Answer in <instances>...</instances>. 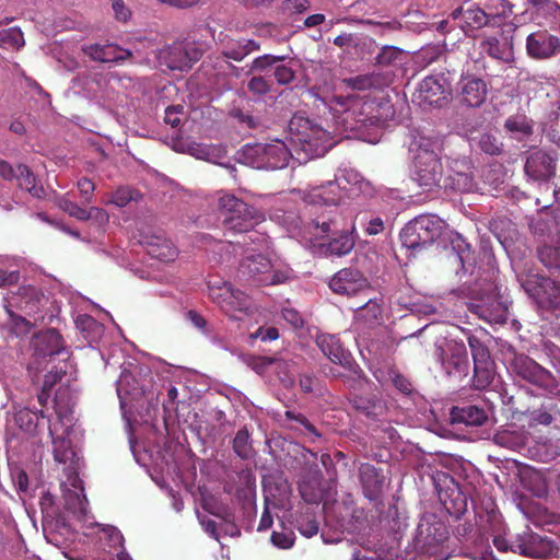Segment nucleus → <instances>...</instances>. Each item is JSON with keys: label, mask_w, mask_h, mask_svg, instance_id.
<instances>
[{"label": "nucleus", "mask_w": 560, "mask_h": 560, "mask_svg": "<svg viewBox=\"0 0 560 560\" xmlns=\"http://www.w3.org/2000/svg\"><path fill=\"white\" fill-rule=\"evenodd\" d=\"M475 385H492L495 378L494 362L492 360L474 363Z\"/></svg>", "instance_id": "obj_47"}, {"label": "nucleus", "mask_w": 560, "mask_h": 560, "mask_svg": "<svg viewBox=\"0 0 560 560\" xmlns=\"http://www.w3.org/2000/svg\"><path fill=\"white\" fill-rule=\"evenodd\" d=\"M32 347L36 358H46L59 354L65 348V341L57 329L49 328L33 337Z\"/></svg>", "instance_id": "obj_19"}, {"label": "nucleus", "mask_w": 560, "mask_h": 560, "mask_svg": "<svg viewBox=\"0 0 560 560\" xmlns=\"http://www.w3.org/2000/svg\"><path fill=\"white\" fill-rule=\"evenodd\" d=\"M316 345L332 363L342 368L351 365V354L336 335L319 334L316 337Z\"/></svg>", "instance_id": "obj_21"}, {"label": "nucleus", "mask_w": 560, "mask_h": 560, "mask_svg": "<svg viewBox=\"0 0 560 560\" xmlns=\"http://www.w3.org/2000/svg\"><path fill=\"white\" fill-rule=\"evenodd\" d=\"M232 447L234 454L243 460H248L256 454L253 447L252 438L249 436V432L246 427L238 430L236 435H234Z\"/></svg>", "instance_id": "obj_44"}, {"label": "nucleus", "mask_w": 560, "mask_h": 560, "mask_svg": "<svg viewBox=\"0 0 560 560\" xmlns=\"http://www.w3.org/2000/svg\"><path fill=\"white\" fill-rule=\"evenodd\" d=\"M526 52L534 60H548L560 54V36L546 28L532 32L526 37Z\"/></svg>", "instance_id": "obj_10"}, {"label": "nucleus", "mask_w": 560, "mask_h": 560, "mask_svg": "<svg viewBox=\"0 0 560 560\" xmlns=\"http://www.w3.org/2000/svg\"><path fill=\"white\" fill-rule=\"evenodd\" d=\"M452 424H466L471 427H479L487 421V413L485 409L477 406H453L451 410Z\"/></svg>", "instance_id": "obj_28"}, {"label": "nucleus", "mask_w": 560, "mask_h": 560, "mask_svg": "<svg viewBox=\"0 0 560 560\" xmlns=\"http://www.w3.org/2000/svg\"><path fill=\"white\" fill-rule=\"evenodd\" d=\"M116 390L122 410L136 408L135 400L144 395L142 387H116Z\"/></svg>", "instance_id": "obj_53"}, {"label": "nucleus", "mask_w": 560, "mask_h": 560, "mask_svg": "<svg viewBox=\"0 0 560 560\" xmlns=\"http://www.w3.org/2000/svg\"><path fill=\"white\" fill-rule=\"evenodd\" d=\"M488 83L475 74H462L457 83L458 102L467 107H480L487 100Z\"/></svg>", "instance_id": "obj_13"}, {"label": "nucleus", "mask_w": 560, "mask_h": 560, "mask_svg": "<svg viewBox=\"0 0 560 560\" xmlns=\"http://www.w3.org/2000/svg\"><path fill=\"white\" fill-rule=\"evenodd\" d=\"M137 196V191L128 187H120L113 194L112 202L121 208L127 206L131 200L136 199Z\"/></svg>", "instance_id": "obj_63"}, {"label": "nucleus", "mask_w": 560, "mask_h": 560, "mask_svg": "<svg viewBox=\"0 0 560 560\" xmlns=\"http://www.w3.org/2000/svg\"><path fill=\"white\" fill-rule=\"evenodd\" d=\"M312 225L314 228L313 234L318 238H329L341 230L339 220L336 215L332 218L324 213L316 217L312 221Z\"/></svg>", "instance_id": "obj_42"}, {"label": "nucleus", "mask_w": 560, "mask_h": 560, "mask_svg": "<svg viewBox=\"0 0 560 560\" xmlns=\"http://www.w3.org/2000/svg\"><path fill=\"white\" fill-rule=\"evenodd\" d=\"M521 481L523 488L532 493V495L542 499L548 493V485L546 477L540 470H526L522 472Z\"/></svg>", "instance_id": "obj_38"}, {"label": "nucleus", "mask_w": 560, "mask_h": 560, "mask_svg": "<svg viewBox=\"0 0 560 560\" xmlns=\"http://www.w3.org/2000/svg\"><path fill=\"white\" fill-rule=\"evenodd\" d=\"M478 144L481 151L490 155H498L502 152V142L495 135L489 132L480 135Z\"/></svg>", "instance_id": "obj_55"}, {"label": "nucleus", "mask_w": 560, "mask_h": 560, "mask_svg": "<svg viewBox=\"0 0 560 560\" xmlns=\"http://www.w3.org/2000/svg\"><path fill=\"white\" fill-rule=\"evenodd\" d=\"M219 209L223 225L228 231L249 233V235L244 236V245H248L247 240H249L252 243L257 244V248L267 246V237L257 231H253L255 225L261 220V215L256 208L247 205L234 195L226 194L219 198Z\"/></svg>", "instance_id": "obj_1"}, {"label": "nucleus", "mask_w": 560, "mask_h": 560, "mask_svg": "<svg viewBox=\"0 0 560 560\" xmlns=\"http://www.w3.org/2000/svg\"><path fill=\"white\" fill-rule=\"evenodd\" d=\"M557 161L555 152L537 149L526 156L524 172L535 182H548L556 174Z\"/></svg>", "instance_id": "obj_11"}, {"label": "nucleus", "mask_w": 560, "mask_h": 560, "mask_svg": "<svg viewBox=\"0 0 560 560\" xmlns=\"http://www.w3.org/2000/svg\"><path fill=\"white\" fill-rule=\"evenodd\" d=\"M517 280L524 291L542 312H560V284L555 280L528 270L517 275Z\"/></svg>", "instance_id": "obj_4"}, {"label": "nucleus", "mask_w": 560, "mask_h": 560, "mask_svg": "<svg viewBox=\"0 0 560 560\" xmlns=\"http://www.w3.org/2000/svg\"><path fill=\"white\" fill-rule=\"evenodd\" d=\"M308 198L312 203L336 206L341 199L339 185L335 182H328L326 185L315 187Z\"/></svg>", "instance_id": "obj_37"}, {"label": "nucleus", "mask_w": 560, "mask_h": 560, "mask_svg": "<svg viewBox=\"0 0 560 560\" xmlns=\"http://www.w3.org/2000/svg\"><path fill=\"white\" fill-rule=\"evenodd\" d=\"M74 455L72 453L69 442L61 439L52 442V456H55V460L60 464H65L71 459Z\"/></svg>", "instance_id": "obj_58"}, {"label": "nucleus", "mask_w": 560, "mask_h": 560, "mask_svg": "<svg viewBox=\"0 0 560 560\" xmlns=\"http://www.w3.org/2000/svg\"><path fill=\"white\" fill-rule=\"evenodd\" d=\"M504 128L515 139L523 140L528 138L534 132V120L525 114H515L510 116L505 122Z\"/></svg>", "instance_id": "obj_35"}, {"label": "nucleus", "mask_w": 560, "mask_h": 560, "mask_svg": "<svg viewBox=\"0 0 560 560\" xmlns=\"http://www.w3.org/2000/svg\"><path fill=\"white\" fill-rule=\"evenodd\" d=\"M213 301L230 317L242 319L248 315L252 307L250 298L241 290L234 289L231 283L224 282L212 293Z\"/></svg>", "instance_id": "obj_8"}, {"label": "nucleus", "mask_w": 560, "mask_h": 560, "mask_svg": "<svg viewBox=\"0 0 560 560\" xmlns=\"http://www.w3.org/2000/svg\"><path fill=\"white\" fill-rule=\"evenodd\" d=\"M512 372L532 385H551L552 374L527 355H515L511 363Z\"/></svg>", "instance_id": "obj_15"}, {"label": "nucleus", "mask_w": 560, "mask_h": 560, "mask_svg": "<svg viewBox=\"0 0 560 560\" xmlns=\"http://www.w3.org/2000/svg\"><path fill=\"white\" fill-rule=\"evenodd\" d=\"M334 103L343 108L345 120L352 130H361L366 127H378L384 124L386 117L382 114V105L373 98H361L351 94L347 96H334Z\"/></svg>", "instance_id": "obj_3"}, {"label": "nucleus", "mask_w": 560, "mask_h": 560, "mask_svg": "<svg viewBox=\"0 0 560 560\" xmlns=\"http://www.w3.org/2000/svg\"><path fill=\"white\" fill-rule=\"evenodd\" d=\"M441 140L436 137L419 135L410 144L415 165V180L423 190H432L440 185L443 166L440 159Z\"/></svg>", "instance_id": "obj_2"}, {"label": "nucleus", "mask_w": 560, "mask_h": 560, "mask_svg": "<svg viewBox=\"0 0 560 560\" xmlns=\"http://www.w3.org/2000/svg\"><path fill=\"white\" fill-rule=\"evenodd\" d=\"M65 508L74 515L84 517L86 513V499L84 494L69 490L65 494Z\"/></svg>", "instance_id": "obj_51"}, {"label": "nucleus", "mask_w": 560, "mask_h": 560, "mask_svg": "<svg viewBox=\"0 0 560 560\" xmlns=\"http://www.w3.org/2000/svg\"><path fill=\"white\" fill-rule=\"evenodd\" d=\"M513 4L509 0H486L485 12L490 20V26L499 27L513 13Z\"/></svg>", "instance_id": "obj_34"}, {"label": "nucleus", "mask_w": 560, "mask_h": 560, "mask_svg": "<svg viewBox=\"0 0 560 560\" xmlns=\"http://www.w3.org/2000/svg\"><path fill=\"white\" fill-rule=\"evenodd\" d=\"M480 49L489 57L504 62L514 58L512 37L500 31L492 35H483L480 40Z\"/></svg>", "instance_id": "obj_17"}, {"label": "nucleus", "mask_w": 560, "mask_h": 560, "mask_svg": "<svg viewBox=\"0 0 560 560\" xmlns=\"http://www.w3.org/2000/svg\"><path fill=\"white\" fill-rule=\"evenodd\" d=\"M52 388L54 387H40V392L37 394L38 404L43 407H47L48 404H51L52 408L56 410V415L62 418L69 411V404L62 402V399L69 397L67 387H59V389L55 392V397L51 398Z\"/></svg>", "instance_id": "obj_33"}, {"label": "nucleus", "mask_w": 560, "mask_h": 560, "mask_svg": "<svg viewBox=\"0 0 560 560\" xmlns=\"http://www.w3.org/2000/svg\"><path fill=\"white\" fill-rule=\"evenodd\" d=\"M354 247L353 236L346 230H340L334 236L328 238L327 243L318 245V252L328 257H341L349 254Z\"/></svg>", "instance_id": "obj_26"}, {"label": "nucleus", "mask_w": 560, "mask_h": 560, "mask_svg": "<svg viewBox=\"0 0 560 560\" xmlns=\"http://www.w3.org/2000/svg\"><path fill=\"white\" fill-rule=\"evenodd\" d=\"M465 23L476 30L490 26V20L485 8L469 7L463 12Z\"/></svg>", "instance_id": "obj_49"}, {"label": "nucleus", "mask_w": 560, "mask_h": 560, "mask_svg": "<svg viewBox=\"0 0 560 560\" xmlns=\"http://www.w3.org/2000/svg\"><path fill=\"white\" fill-rule=\"evenodd\" d=\"M271 269V261L264 255H249L241 260L238 276L245 281L264 284V279Z\"/></svg>", "instance_id": "obj_18"}, {"label": "nucleus", "mask_w": 560, "mask_h": 560, "mask_svg": "<svg viewBox=\"0 0 560 560\" xmlns=\"http://www.w3.org/2000/svg\"><path fill=\"white\" fill-rule=\"evenodd\" d=\"M116 385H147L154 383L151 369L137 360L125 361Z\"/></svg>", "instance_id": "obj_23"}, {"label": "nucleus", "mask_w": 560, "mask_h": 560, "mask_svg": "<svg viewBox=\"0 0 560 560\" xmlns=\"http://www.w3.org/2000/svg\"><path fill=\"white\" fill-rule=\"evenodd\" d=\"M468 345L471 350L474 363L491 360L489 349L476 336L468 337Z\"/></svg>", "instance_id": "obj_56"}, {"label": "nucleus", "mask_w": 560, "mask_h": 560, "mask_svg": "<svg viewBox=\"0 0 560 560\" xmlns=\"http://www.w3.org/2000/svg\"><path fill=\"white\" fill-rule=\"evenodd\" d=\"M284 59H285V56H273V55L259 56L253 60L252 70L264 71L270 67H273L278 62H282Z\"/></svg>", "instance_id": "obj_62"}, {"label": "nucleus", "mask_w": 560, "mask_h": 560, "mask_svg": "<svg viewBox=\"0 0 560 560\" xmlns=\"http://www.w3.org/2000/svg\"><path fill=\"white\" fill-rule=\"evenodd\" d=\"M244 153L252 160V164L259 170L283 168L292 158V153L287 144L280 140H276L271 143H255L248 145Z\"/></svg>", "instance_id": "obj_6"}, {"label": "nucleus", "mask_w": 560, "mask_h": 560, "mask_svg": "<svg viewBox=\"0 0 560 560\" xmlns=\"http://www.w3.org/2000/svg\"><path fill=\"white\" fill-rule=\"evenodd\" d=\"M453 249L456 252V260L462 266L463 273L472 275L476 267L475 253L464 238L457 237L452 242Z\"/></svg>", "instance_id": "obj_39"}, {"label": "nucleus", "mask_w": 560, "mask_h": 560, "mask_svg": "<svg viewBox=\"0 0 560 560\" xmlns=\"http://www.w3.org/2000/svg\"><path fill=\"white\" fill-rule=\"evenodd\" d=\"M442 50L435 46H429L422 48L416 56L417 62L423 67H427L434 61H436L440 57H442Z\"/></svg>", "instance_id": "obj_59"}, {"label": "nucleus", "mask_w": 560, "mask_h": 560, "mask_svg": "<svg viewBox=\"0 0 560 560\" xmlns=\"http://www.w3.org/2000/svg\"><path fill=\"white\" fill-rule=\"evenodd\" d=\"M493 545L499 551H518V553L532 558H547L551 552L550 541L532 532L524 533L513 545H509L504 537L495 536Z\"/></svg>", "instance_id": "obj_7"}, {"label": "nucleus", "mask_w": 560, "mask_h": 560, "mask_svg": "<svg viewBox=\"0 0 560 560\" xmlns=\"http://www.w3.org/2000/svg\"><path fill=\"white\" fill-rule=\"evenodd\" d=\"M419 98L429 105L440 106L443 101H446L444 84L435 77L424 78L419 86Z\"/></svg>", "instance_id": "obj_31"}, {"label": "nucleus", "mask_w": 560, "mask_h": 560, "mask_svg": "<svg viewBox=\"0 0 560 560\" xmlns=\"http://www.w3.org/2000/svg\"><path fill=\"white\" fill-rule=\"evenodd\" d=\"M359 480L364 497L370 501H378L383 493L384 483L382 470L370 463H363L359 467Z\"/></svg>", "instance_id": "obj_20"}, {"label": "nucleus", "mask_w": 560, "mask_h": 560, "mask_svg": "<svg viewBox=\"0 0 560 560\" xmlns=\"http://www.w3.org/2000/svg\"><path fill=\"white\" fill-rule=\"evenodd\" d=\"M8 314L11 318V330L16 336H22L28 334L31 329V324L27 319L20 315H15L12 311L8 310Z\"/></svg>", "instance_id": "obj_64"}, {"label": "nucleus", "mask_w": 560, "mask_h": 560, "mask_svg": "<svg viewBox=\"0 0 560 560\" xmlns=\"http://www.w3.org/2000/svg\"><path fill=\"white\" fill-rule=\"evenodd\" d=\"M19 186L22 189L27 190L34 198H44L46 196L45 188L43 185L37 184L35 174L25 164H19L16 166V177Z\"/></svg>", "instance_id": "obj_36"}, {"label": "nucleus", "mask_w": 560, "mask_h": 560, "mask_svg": "<svg viewBox=\"0 0 560 560\" xmlns=\"http://www.w3.org/2000/svg\"><path fill=\"white\" fill-rule=\"evenodd\" d=\"M217 44L221 48V54L228 59L235 61H242L245 58V51L243 50L242 39H234L228 34L220 32L215 39Z\"/></svg>", "instance_id": "obj_41"}, {"label": "nucleus", "mask_w": 560, "mask_h": 560, "mask_svg": "<svg viewBox=\"0 0 560 560\" xmlns=\"http://www.w3.org/2000/svg\"><path fill=\"white\" fill-rule=\"evenodd\" d=\"M142 244L147 246L150 256L162 261L173 260L177 255L176 248L161 235L144 237Z\"/></svg>", "instance_id": "obj_32"}, {"label": "nucleus", "mask_w": 560, "mask_h": 560, "mask_svg": "<svg viewBox=\"0 0 560 560\" xmlns=\"http://www.w3.org/2000/svg\"><path fill=\"white\" fill-rule=\"evenodd\" d=\"M298 529L300 534L306 538H312L317 535L318 523L313 516L310 515L300 517L298 521Z\"/></svg>", "instance_id": "obj_61"}, {"label": "nucleus", "mask_w": 560, "mask_h": 560, "mask_svg": "<svg viewBox=\"0 0 560 560\" xmlns=\"http://www.w3.org/2000/svg\"><path fill=\"white\" fill-rule=\"evenodd\" d=\"M202 55L203 50L192 43H174L161 51L160 59L171 70L187 71Z\"/></svg>", "instance_id": "obj_9"}, {"label": "nucleus", "mask_w": 560, "mask_h": 560, "mask_svg": "<svg viewBox=\"0 0 560 560\" xmlns=\"http://www.w3.org/2000/svg\"><path fill=\"white\" fill-rule=\"evenodd\" d=\"M270 541L273 544V546L288 550L290 549L294 544V534L292 530L288 532H273L270 536Z\"/></svg>", "instance_id": "obj_60"}, {"label": "nucleus", "mask_w": 560, "mask_h": 560, "mask_svg": "<svg viewBox=\"0 0 560 560\" xmlns=\"http://www.w3.org/2000/svg\"><path fill=\"white\" fill-rule=\"evenodd\" d=\"M541 264L548 269H560V243L557 245L544 244L537 248Z\"/></svg>", "instance_id": "obj_46"}, {"label": "nucleus", "mask_w": 560, "mask_h": 560, "mask_svg": "<svg viewBox=\"0 0 560 560\" xmlns=\"http://www.w3.org/2000/svg\"><path fill=\"white\" fill-rule=\"evenodd\" d=\"M364 304L357 306L358 317L370 325L380 324L382 320V306L375 298L368 296Z\"/></svg>", "instance_id": "obj_45"}, {"label": "nucleus", "mask_w": 560, "mask_h": 560, "mask_svg": "<svg viewBox=\"0 0 560 560\" xmlns=\"http://www.w3.org/2000/svg\"><path fill=\"white\" fill-rule=\"evenodd\" d=\"M471 162L467 159L454 162L452 166L453 173L450 175L454 189L460 192L472 190L475 186Z\"/></svg>", "instance_id": "obj_30"}, {"label": "nucleus", "mask_w": 560, "mask_h": 560, "mask_svg": "<svg viewBox=\"0 0 560 560\" xmlns=\"http://www.w3.org/2000/svg\"><path fill=\"white\" fill-rule=\"evenodd\" d=\"M469 310L488 323H504L506 307L497 296H488L470 304Z\"/></svg>", "instance_id": "obj_22"}, {"label": "nucleus", "mask_w": 560, "mask_h": 560, "mask_svg": "<svg viewBox=\"0 0 560 560\" xmlns=\"http://www.w3.org/2000/svg\"><path fill=\"white\" fill-rule=\"evenodd\" d=\"M439 500L452 517L459 518L467 511V497L455 482L439 491Z\"/></svg>", "instance_id": "obj_24"}, {"label": "nucleus", "mask_w": 560, "mask_h": 560, "mask_svg": "<svg viewBox=\"0 0 560 560\" xmlns=\"http://www.w3.org/2000/svg\"><path fill=\"white\" fill-rule=\"evenodd\" d=\"M544 131L551 142L560 147V101L557 107L548 114Z\"/></svg>", "instance_id": "obj_48"}, {"label": "nucleus", "mask_w": 560, "mask_h": 560, "mask_svg": "<svg viewBox=\"0 0 560 560\" xmlns=\"http://www.w3.org/2000/svg\"><path fill=\"white\" fill-rule=\"evenodd\" d=\"M343 83L352 90L365 91L374 86L375 78L373 74H362L345 79Z\"/></svg>", "instance_id": "obj_57"}, {"label": "nucleus", "mask_w": 560, "mask_h": 560, "mask_svg": "<svg viewBox=\"0 0 560 560\" xmlns=\"http://www.w3.org/2000/svg\"><path fill=\"white\" fill-rule=\"evenodd\" d=\"M57 205L62 211L69 213L71 217L78 220L86 221L91 217L86 209L80 207L74 201H71L66 196L60 197L57 201Z\"/></svg>", "instance_id": "obj_54"}, {"label": "nucleus", "mask_w": 560, "mask_h": 560, "mask_svg": "<svg viewBox=\"0 0 560 560\" xmlns=\"http://www.w3.org/2000/svg\"><path fill=\"white\" fill-rule=\"evenodd\" d=\"M444 370L455 382H462L468 376L469 362L464 345L456 346L448 360L443 362Z\"/></svg>", "instance_id": "obj_27"}, {"label": "nucleus", "mask_w": 560, "mask_h": 560, "mask_svg": "<svg viewBox=\"0 0 560 560\" xmlns=\"http://www.w3.org/2000/svg\"><path fill=\"white\" fill-rule=\"evenodd\" d=\"M253 368L257 373L261 374L267 370H271L279 374L280 382L284 385H292L293 380L291 378L293 365L284 360L259 357L254 359Z\"/></svg>", "instance_id": "obj_29"}, {"label": "nucleus", "mask_w": 560, "mask_h": 560, "mask_svg": "<svg viewBox=\"0 0 560 560\" xmlns=\"http://www.w3.org/2000/svg\"><path fill=\"white\" fill-rule=\"evenodd\" d=\"M83 51L92 60L100 62H122L132 57V52L113 44H92L83 47Z\"/></svg>", "instance_id": "obj_25"}, {"label": "nucleus", "mask_w": 560, "mask_h": 560, "mask_svg": "<svg viewBox=\"0 0 560 560\" xmlns=\"http://www.w3.org/2000/svg\"><path fill=\"white\" fill-rule=\"evenodd\" d=\"M70 369L71 365L68 362L54 365L45 375L43 385H70L77 381L74 373Z\"/></svg>", "instance_id": "obj_43"}, {"label": "nucleus", "mask_w": 560, "mask_h": 560, "mask_svg": "<svg viewBox=\"0 0 560 560\" xmlns=\"http://www.w3.org/2000/svg\"><path fill=\"white\" fill-rule=\"evenodd\" d=\"M16 295L19 298L18 306L26 315L36 314L38 312L42 294L36 287H21Z\"/></svg>", "instance_id": "obj_40"}, {"label": "nucleus", "mask_w": 560, "mask_h": 560, "mask_svg": "<svg viewBox=\"0 0 560 560\" xmlns=\"http://www.w3.org/2000/svg\"><path fill=\"white\" fill-rule=\"evenodd\" d=\"M528 2L532 4L533 13L545 20L557 18L560 12V5L555 0H528Z\"/></svg>", "instance_id": "obj_50"}, {"label": "nucleus", "mask_w": 560, "mask_h": 560, "mask_svg": "<svg viewBox=\"0 0 560 560\" xmlns=\"http://www.w3.org/2000/svg\"><path fill=\"white\" fill-rule=\"evenodd\" d=\"M329 288L337 294L354 296L371 290L368 279L354 268H343L336 272L329 281Z\"/></svg>", "instance_id": "obj_12"}, {"label": "nucleus", "mask_w": 560, "mask_h": 560, "mask_svg": "<svg viewBox=\"0 0 560 560\" xmlns=\"http://www.w3.org/2000/svg\"><path fill=\"white\" fill-rule=\"evenodd\" d=\"M375 377L378 383L382 385L384 384H390V385H405L407 380L405 376L394 366L385 365L382 369H378L375 372Z\"/></svg>", "instance_id": "obj_52"}, {"label": "nucleus", "mask_w": 560, "mask_h": 560, "mask_svg": "<svg viewBox=\"0 0 560 560\" xmlns=\"http://www.w3.org/2000/svg\"><path fill=\"white\" fill-rule=\"evenodd\" d=\"M441 234V225L435 215H419L409 221L400 232L402 246L409 249H419L433 242Z\"/></svg>", "instance_id": "obj_5"}, {"label": "nucleus", "mask_w": 560, "mask_h": 560, "mask_svg": "<svg viewBox=\"0 0 560 560\" xmlns=\"http://www.w3.org/2000/svg\"><path fill=\"white\" fill-rule=\"evenodd\" d=\"M448 539V529L445 523L434 514H425L420 518L416 529V542L422 548L431 549L442 545Z\"/></svg>", "instance_id": "obj_14"}, {"label": "nucleus", "mask_w": 560, "mask_h": 560, "mask_svg": "<svg viewBox=\"0 0 560 560\" xmlns=\"http://www.w3.org/2000/svg\"><path fill=\"white\" fill-rule=\"evenodd\" d=\"M308 131L300 135L301 150L311 159L323 156L334 145L329 133L319 127L308 126Z\"/></svg>", "instance_id": "obj_16"}]
</instances>
